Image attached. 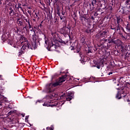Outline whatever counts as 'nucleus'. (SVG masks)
<instances>
[{
	"label": "nucleus",
	"mask_w": 130,
	"mask_h": 130,
	"mask_svg": "<svg viewBox=\"0 0 130 130\" xmlns=\"http://www.w3.org/2000/svg\"><path fill=\"white\" fill-rule=\"evenodd\" d=\"M59 11H60V9L59 6H58L56 8L57 15H58V16H60V12H59Z\"/></svg>",
	"instance_id": "nucleus-31"
},
{
	"label": "nucleus",
	"mask_w": 130,
	"mask_h": 130,
	"mask_svg": "<svg viewBox=\"0 0 130 130\" xmlns=\"http://www.w3.org/2000/svg\"><path fill=\"white\" fill-rule=\"evenodd\" d=\"M44 36V40H45V43L47 45V44L48 43V41L46 40V36L45 34H43Z\"/></svg>",
	"instance_id": "nucleus-39"
},
{
	"label": "nucleus",
	"mask_w": 130,
	"mask_h": 130,
	"mask_svg": "<svg viewBox=\"0 0 130 130\" xmlns=\"http://www.w3.org/2000/svg\"><path fill=\"white\" fill-rule=\"evenodd\" d=\"M21 6H22V5L20 3H19L18 8H19V9H21V10H22V7Z\"/></svg>",
	"instance_id": "nucleus-54"
},
{
	"label": "nucleus",
	"mask_w": 130,
	"mask_h": 130,
	"mask_svg": "<svg viewBox=\"0 0 130 130\" xmlns=\"http://www.w3.org/2000/svg\"><path fill=\"white\" fill-rule=\"evenodd\" d=\"M109 9L110 11H112V10H113V8H112V6H110Z\"/></svg>",
	"instance_id": "nucleus-62"
},
{
	"label": "nucleus",
	"mask_w": 130,
	"mask_h": 130,
	"mask_svg": "<svg viewBox=\"0 0 130 130\" xmlns=\"http://www.w3.org/2000/svg\"><path fill=\"white\" fill-rule=\"evenodd\" d=\"M96 10H97V9L95 8V5L91 4V7H90V11L94 12V11H96Z\"/></svg>",
	"instance_id": "nucleus-24"
},
{
	"label": "nucleus",
	"mask_w": 130,
	"mask_h": 130,
	"mask_svg": "<svg viewBox=\"0 0 130 130\" xmlns=\"http://www.w3.org/2000/svg\"><path fill=\"white\" fill-rule=\"evenodd\" d=\"M22 26V31H25V30H26V31H28V28H29V26H26V25H24V24Z\"/></svg>",
	"instance_id": "nucleus-29"
},
{
	"label": "nucleus",
	"mask_w": 130,
	"mask_h": 130,
	"mask_svg": "<svg viewBox=\"0 0 130 130\" xmlns=\"http://www.w3.org/2000/svg\"><path fill=\"white\" fill-rule=\"evenodd\" d=\"M15 112L14 111H10L9 112V115H11V114H13V113H14Z\"/></svg>",
	"instance_id": "nucleus-53"
},
{
	"label": "nucleus",
	"mask_w": 130,
	"mask_h": 130,
	"mask_svg": "<svg viewBox=\"0 0 130 130\" xmlns=\"http://www.w3.org/2000/svg\"><path fill=\"white\" fill-rule=\"evenodd\" d=\"M18 26H22L24 25V22H23V20H21V21H18Z\"/></svg>",
	"instance_id": "nucleus-32"
},
{
	"label": "nucleus",
	"mask_w": 130,
	"mask_h": 130,
	"mask_svg": "<svg viewBox=\"0 0 130 130\" xmlns=\"http://www.w3.org/2000/svg\"><path fill=\"white\" fill-rule=\"evenodd\" d=\"M32 47L34 49H36V48H37V43L36 42H34V43H32Z\"/></svg>",
	"instance_id": "nucleus-35"
},
{
	"label": "nucleus",
	"mask_w": 130,
	"mask_h": 130,
	"mask_svg": "<svg viewBox=\"0 0 130 130\" xmlns=\"http://www.w3.org/2000/svg\"><path fill=\"white\" fill-rule=\"evenodd\" d=\"M126 9H129V8H128V7H129V5H125Z\"/></svg>",
	"instance_id": "nucleus-64"
},
{
	"label": "nucleus",
	"mask_w": 130,
	"mask_h": 130,
	"mask_svg": "<svg viewBox=\"0 0 130 130\" xmlns=\"http://www.w3.org/2000/svg\"><path fill=\"white\" fill-rule=\"evenodd\" d=\"M60 33L66 37L67 35H70L71 27H67V22H64V26L60 29Z\"/></svg>",
	"instance_id": "nucleus-5"
},
{
	"label": "nucleus",
	"mask_w": 130,
	"mask_h": 130,
	"mask_svg": "<svg viewBox=\"0 0 130 130\" xmlns=\"http://www.w3.org/2000/svg\"><path fill=\"white\" fill-rule=\"evenodd\" d=\"M125 29H126L127 32H129V33L127 34V36H128V37H130V24L127 23L125 26Z\"/></svg>",
	"instance_id": "nucleus-18"
},
{
	"label": "nucleus",
	"mask_w": 130,
	"mask_h": 130,
	"mask_svg": "<svg viewBox=\"0 0 130 130\" xmlns=\"http://www.w3.org/2000/svg\"><path fill=\"white\" fill-rule=\"evenodd\" d=\"M28 28H29V29H30V31H31V32H34V34H35V33H36L35 32V31H36L35 29H33V27H32V25H30V27H28Z\"/></svg>",
	"instance_id": "nucleus-36"
},
{
	"label": "nucleus",
	"mask_w": 130,
	"mask_h": 130,
	"mask_svg": "<svg viewBox=\"0 0 130 130\" xmlns=\"http://www.w3.org/2000/svg\"><path fill=\"white\" fill-rule=\"evenodd\" d=\"M120 37L123 39V40H126V38L125 37L123 36V35H122Z\"/></svg>",
	"instance_id": "nucleus-49"
},
{
	"label": "nucleus",
	"mask_w": 130,
	"mask_h": 130,
	"mask_svg": "<svg viewBox=\"0 0 130 130\" xmlns=\"http://www.w3.org/2000/svg\"><path fill=\"white\" fill-rule=\"evenodd\" d=\"M73 16H74V17H73V20H74L76 22L77 21V19H76V18H76L77 17V14L76 13H74L73 14Z\"/></svg>",
	"instance_id": "nucleus-45"
},
{
	"label": "nucleus",
	"mask_w": 130,
	"mask_h": 130,
	"mask_svg": "<svg viewBox=\"0 0 130 130\" xmlns=\"http://www.w3.org/2000/svg\"><path fill=\"white\" fill-rule=\"evenodd\" d=\"M58 1V0H53V2L54 4H56V3H57Z\"/></svg>",
	"instance_id": "nucleus-60"
},
{
	"label": "nucleus",
	"mask_w": 130,
	"mask_h": 130,
	"mask_svg": "<svg viewBox=\"0 0 130 130\" xmlns=\"http://www.w3.org/2000/svg\"><path fill=\"white\" fill-rule=\"evenodd\" d=\"M116 22H117V24L120 25L122 22H123V19L121 18L120 16H116Z\"/></svg>",
	"instance_id": "nucleus-14"
},
{
	"label": "nucleus",
	"mask_w": 130,
	"mask_h": 130,
	"mask_svg": "<svg viewBox=\"0 0 130 130\" xmlns=\"http://www.w3.org/2000/svg\"><path fill=\"white\" fill-rule=\"evenodd\" d=\"M118 34H119V35H120V36H121L122 35V34L121 33V31H119Z\"/></svg>",
	"instance_id": "nucleus-59"
},
{
	"label": "nucleus",
	"mask_w": 130,
	"mask_h": 130,
	"mask_svg": "<svg viewBox=\"0 0 130 130\" xmlns=\"http://www.w3.org/2000/svg\"><path fill=\"white\" fill-rule=\"evenodd\" d=\"M48 128H49L50 130H53V129L52 128H51V127H47L46 128V129H48Z\"/></svg>",
	"instance_id": "nucleus-61"
},
{
	"label": "nucleus",
	"mask_w": 130,
	"mask_h": 130,
	"mask_svg": "<svg viewBox=\"0 0 130 130\" xmlns=\"http://www.w3.org/2000/svg\"><path fill=\"white\" fill-rule=\"evenodd\" d=\"M101 46H102V45H101V44H100V43L99 44H98V46L95 47V50L97 51L98 50V48L99 47H101Z\"/></svg>",
	"instance_id": "nucleus-40"
},
{
	"label": "nucleus",
	"mask_w": 130,
	"mask_h": 130,
	"mask_svg": "<svg viewBox=\"0 0 130 130\" xmlns=\"http://www.w3.org/2000/svg\"><path fill=\"white\" fill-rule=\"evenodd\" d=\"M113 83L115 87H116V86L118 87V88H116L117 90H119L118 91H123V90L125 89V86H124L122 83H120L119 81L115 79L113 80Z\"/></svg>",
	"instance_id": "nucleus-6"
},
{
	"label": "nucleus",
	"mask_w": 130,
	"mask_h": 130,
	"mask_svg": "<svg viewBox=\"0 0 130 130\" xmlns=\"http://www.w3.org/2000/svg\"><path fill=\"white\" fill-rule=\"evenodd\" d=\"M116 42L117 41L115 40L114 37H110L108 38V43H107V46L111 47L113 49L116 48Z\"/></svg>",
	"instance_id": "nucleus-4"
},
{
	"label": "nucleus",
	"mask_w": 130,
	"mask_h": 130,
	"mask_svg": "<svg viewBox=\"0 0 130 130\" xmlns=\"http://www.w3.org/2000/svg\"><path fill=\"white\" fill-rule=\"evenodd\" d=\"M61 45H66V42L62 41L61 42Z\"/></svg>",
	"instance_id": "nucleus-56"
},
{
	"label": "nucleus",
	"mask_w": 130,
	"mask_h": 130,
	"mask_svg": "<svg viewBox=\"0 0 130 130\" xmlns=\"http://www.w3.org/2000/svg\"><path fill=\"white\" fill-rule=\"evenodd\" d=\"M126 84H128L130 85V79L128 77V78L125 81Z\"/></svg>",
	"instance_id": "nucleus-38"
},
{
	"label": "nucleus",
	"mask_w": 130,
	"mask_h": 130,
	"mask_svg": "<svg viewBox=\"0 0 130 130\" xmlns=\"http://www.w3.org/2000/svg\"><path fill=\"white\" fill-rule=\"evenodd\" d=\"M28 44L29 43H27L26 42L25 43L22 47L21 49H23V50H26V49H29V47H28Z\"/></svg>",
	"instance_id": "nucleus-19"
},
{
	"label": "nucleus",
	"mask_w": 130,
	"mask_h": 130,
	"mask_svg": "<svg viewBox=\"0 0 130 130\" xmlns=\"http://www.w3.org/2000/svg\"><path fill=\"white\" fill-rule=\"evenodd\" d=\"M106 7L104 8H100L98 9L96 12H97V13H98V12H100L101 14H103V13H104V12H103V10H104V9H105Z\"/></svg>",
	"instance_id": "nucleus-28"
},
{
	"label": "nucleus",
	"mask_w": 130,
	"mask_h": 130,
	"mask_svg": "<svg viewBox=\"0 0 130 130\" xmlns=\"http://www.w3.org/2000/svg\"><path fill=\"white\" fill-rule=\"evenodd\" d=\"M97 3H98L97 0H91V4L92 5L96 6V4H97Z\"/></svg>",
	"instance_id": "nucleus-30"
},
{
	"label": "nucleus",
	"mask_w": 130,
	"mask_h": 130,
	"mask_svg": "<svg viewBox=\"0 0 130 130\" xmlns=\"http://www.w3.org/2000/svg\"><path fill=\"white\" fill-rule=\"evenodd\" d=\"M43 106H47V107H49V106H50V105H49L48 103L45 102L43 104Z\"/></svg>",
	"instance_id": "nucleus-41"
},
{
	"label": "nucleus",
	"mask_w": 130,
	"mask_h": 130,
	"mask_svg": "<svg viewBox=\"0 0 130 130\" xmlns=\"http://www.w3.org/2000/svg\"><path fill=\"white\" fill-rule=\"evenodd\" d=\"M80 51V48L79 49L77 48V53H79L80 57H81V58H82V56H83V55L82 54V52H81Z\"/></svg>",
	"instance_id": "nucleus-33"
},
{
	"label": "nucleus",
	"mask_w": 130,
	"mask_h": 130,
	"mask_svg": "<svg viewBox=\"0 0 130 130\" xmlns=\"http://www.w3.org/2000/svg\"><path fill=\"white\" fill-rule=\"evenodd\" d=\"M52 35L53 36L54 41H50L48 42L47 49L49 51H53V50H55V49L58 47L57 38H56V36L57 37H58V35L55 33L54 34H52Z\"/></svg>",
	"instance_id": "nucleus-2"
},
{
	"label": "nucleus",
	"mask_w": 130,
	"mask_h": 130,
	"mask_svg": "<svg viewBox=\"0 0 130 130\" xmlns=\"http://www.w3.org/2000/svg\"><path fill=\"white\" fill-rule=\"evenodd\" d=\"M39 27H40V28H41V27H42V21L41 22V23H40V25H38V30H40V29H39Z\"/></svg>",
	"instance_id": "nucleus-51"
},
{
	"label": "nucleus",
	"mask_w": 130,
	"mask_h": 130,
	"mask_svg": "<svg viewBox=\"0 0 130 130\" xmlns=\"http://www.w3.org/2000/svg\"><path fill=\"white\" fill-rule=\"evenodd\" d=\"M67 78V75H62L61 77H59L58 81L54 83H50L46 85V92L48 94H50L51 93H53L54 91H55V87L57 86H61L62 83H63L66 81V79Z\"/></svg>",
	"instance_id": "nucleus-1"
},
{
	"label": "nucleus",
	"mask_w": 130,
	"mask_h": 130,
	"mask_svg": "<svg viewBox=\"0 0 130 130\" xmlns=\"http://www.w3.org/2000/svg\"><path fill=\"white\" fill-rule=\"evenodd\" d=\"M107 35V31L105 30L104 31L100 32L96 35L97 39H101V38H104Z\"/></svg>",
	"instance_id": "nucleus-7"
},
{
	"label": "nucleus",
	"mask_w": 130,
	"mask_h": 130,
	"mask_svg": "<svg viewBox=\"0 0 130 130\" xmlns=\"http://www.w3.org/2000/svg\"><path fill=\"white\" fill-rule=\"evenodd\" d=\"M91 52H92L91 51V48H88L87 50H86V53H87V54H89V53H91Z\"/></svg>",
	"instance_id": "nucleus-42"
},
{
	"label": "nucleus",
	"mask_w": 130,
	"mask_h": 130,
	"mask_svg": "<svg viewBox=\"0 0 130 130\" xmlns=\"http://www.w3.org/2000/svg\"><path fill=\"white\" fill-rule=\"evenodd\" d=\"M120 27L121 25L120 24H117L116 27V30L114 31V33H116L118 31H120Z\"/></svg>",
	"instance_id": "nucleus-21"
},
{
	"label": "nucleus",
	"mask_w": 130,
	"mask_h": 130,
	"mask_svg": "<svg viewBox=\"0 0 130 130\" xmlns=\"http://www.w3.org/2000/svg\"><path fill=\"white\" fill-rule=\"evenodd\" d=\"M28 48H31V49H33V48H32V47H31V45H30L29 43H28Z\"/></svg>",
	"instance_id": "nucleus-58"
},
{
	"label": "nucleus",
	"mask_w": 130,
	"mask_h": 130,
	"mask_svg": "<svg viewBox=\"0 0 130 130\" xmlns=\"http://www.w3.org/2000/svg\"><path fill=\"white\" fill-rule=\"evenodd\" d=\"M87 7L89 6V10L91 9V7H92V4L88 3L87 4Z\"/></svg>",
	"instance_id": "nucleus-50"
},
{
	"label": "nucleus",
	"mask_w": 130,
	"mask_h": 130,
	"mask_svg": "<svg viewBox=\"0 0 130 130\" xmlns=\"http://www.w3.org/2000/svg\"><path fill=\"white\" fill-rule=\"evenodd\" d=\"M52 96H53L54 97H56V94L52 93Z\"/></svg>",
	"instance_id": "nucleus-63"
},
{
	"label": "nucleus",
	"mask_w": 130,
	"mask_h": 130,
	"mask_svg": "<svg viewBox=\"0 0 130 130\" xmlns=\"http://www.w3.org/2000/svg\"><path fill=\"white\" fill-rule=\"evenodd\" d=\"M108 76H112V75H113V73H112V72H109V73L108 74Z\"/></svg>",
	"instance_id": "nucleus-57"
},
{
	"label": "nucleus",
	"mask_w": 130,
	"mask_h": 130,
	"mask_svg": "<svg viewBox=\"0 0 130 130\" xmlns=\"http://www.w3.org/2000/svg\"><path fill=\"white\" fill-rule=\"evenodd\" d=\"M109 71H110L111 73H112L113 74L116 73V70L113 67L110 68Z\"/></svg>",
	"instance_id": "nucleus-27"
},
{
	"label": "nucleus",
	"mask_w": 130,
	"mask_h": 130,
	"mask_svg": "<svg viewBox=\"0 0 130 130\" xmlns=\"http://www.w3.org/2000/svg\"><path fill=\"white\" fill-rule=\"evenodd\" d=\"M99 14L96 11H92V14H91L90 19L91 20H92L94 21L96 18H97V16H98Z\"/></svg>",
	"instance_id": "nucleus-12"
},
{
	"label": "nucleus",
	"mask_w": 130,
	"mask_h": 130,
	"mask_svg": "<svg viewBox=\"0 0 130 130\" xmlns=\"http://www.w3.org/2000/svg\"><path fill=\"white\" fill-rule=\"evenodd\" d=\"M130 0H126L125 2V5H130Z\"/></svg>",
	"instance_id": "nucleus-48"
},
{
	"label": "nucleus",
	"mask_w": 130,
	"mask_h": 130,
	"mask_svg": "<svg viewBox=\"0 0 130 130\" xmlns=\"http://www.w3.org/2000/svg\"><path fill=\"white\" fill-rule=\"evenodd\" d=\"M110 29H111V30H114V32H115V30H116V24H112L111 25Z\"/></svg>",
	"instance_id": "nucleus-26"
},
{
	"label": "nucleus",
	"mask_w": 130,
	"mask_h": 130,
	"mask_svg": "<svg viewBox=\"0 0 130 130\" xmlns=\"http://www.w3.org/2000/svg\"><path fill=\"white\" fill-rule=\"evenodd\" d=\"M23 50L22 49V48L21 49V50L19 52V55H18V56H21V54H23V53H24V51H23Z\"/></svg>",
	"instance_id": "nucleus-37"
},
{
	"label": "nucleus",
	"mask_w": 130,
	"mask_h": 130,
	"mask_svg": "<svg viewBox=\"0 0 130 130\" xmlns=\"http://www.w3.org/2000/svg\"><path fill=\"white\" fill-rule=\"evenodd\" d=\"M100 44H101V45H102V46H103V45H105V44L103 40H101Z\"/></svg>",
	"instance_id": "nucleus-44"
},
{
	"label": "nucleus",
	"mask_w": 130,
	"mask_h": 130,
	"mask_svg": "<svg viewBox=\"0 0 130 130\" xmlns=\"http://www.w3.org/2000/svg\"><path fill=\"white\" fill-rule=\"evenodd\" d=\"M118 48L121 51L122 53L124 51V47L123 46V44H122L121 46L119 47Z\"/></svg>",
	"instance_id": "nucleus-25"
},
{
	"label": "nucleus",
	"mask_w": 130,
	"mask_h": 130,
	"mask_svg": "<svg viewBox=\"0 0 130 130\" xmlns=\"http://www.w3.org/2000/svg\"><path fill=\"white\" fill-rule=\"evenodd\" d=\"M9 10L10 11V12H9V15H10V16H11V15H12V14H13V16H14V14H15V11H14V9H13L12 8V7H10L9 8Z\"/></svg>",
	"instance_id": "nucleus-23"
},
{
	"label": "nucleus",
	"mask_w": 130,
	"mask_h": 130,
	"mask_svg": "<svg viewBox=\"0 0 130 130\" xmlns=\"http://www.w3.org/2000/svg\"><path fill=\"white\" fill-rule=\"evenodd\" d=\"M7 102V98H5L2 94L0 93V107L3 106V104Z\"/></svg>",
	"instance_id": "nucleus-11"
},
{
	"label": "nucleus",
	"mask_w": 130,
	"mask_h": 130,
	"mask_svg": "<svg viewBox=\"0 0 130 130\" xmlns=\"http://www.w3.org/2000/svg\"><path fill=\"white\" fill-rule=\"evenodd\" d=\"M80 41L83 45H87V42H86V37L83 36L80 38Z\"/></svg>",
	"instance_id": "nucleus-16"
},
{
	"label": "nucleus",
	"mask_w": 130,
	"mask_h": 130,
	"mask_svg": "<svg viewBox=\"0 0 130 130\" xmlns=\"http://www.w3.org/2000/svg\"><path fill=\"white\" fill-rule=\"evenodd\" d=\"M116 98L117 99H121V98H123L125 102H129V99H128V97L126 96V92H125V89L122 91H118L116 95Z\"/></svg>",
	"instance_id": "nucleus-3"
},
{
	"label": "nucleus",
	"mask_w": 130,
	"mask_h": 130,
	"mask_svg": "<svg viewBox=\"0 0 130 130\" xmlns=\"http://www.w3.org/2000/svg\"><path fill=\"white\" fill-rule=\"evenodd\" d=\"M64 97H66L67 101H71V100L74 99V95L72 93H69L67 96H66V94H63L61 95L60 98H64Z\"/></svg>",
	"instance_id": "nucleus-9"
},
{
	"label": "nucleus",
	"mask_w": 130,
	"mask_h": 130,
	"mask_svg": "<svg viewBox=\"0 0 130 130\" xmlns=\"http://www.w3.org/2000/svg\"><path fill=\"white\" fill-rule=\"evenodd\" d=\"M122 44H122V42H120L118 44H116V45H117V46H116V48H114V49L115 48L116 49L118 48L119 47H120V46H121L122 45Z\"/></svg>",
	"instance_id": "nucleus-34"
},
{
	"label": "nucleus",
	"mask_w": 130,
	"mask_h": 130,
	"mask_svg": "<svg viewBox=\"0 0 130 130\" xmlns=\"http://www.w3.org/2000/svg\"><path fill=\"white\" fill-rule=\"evenodd\" d=\"M32 36L34 42H36L37 40V36L36 35V32Z\"/></svg>",
	"instance_id": "nucleus-22"
},
{
	"label": "nucleus",
	"mask_w": 130,
	"mask_h": 130,
	"mask_svg": "<svg viewBox=\"0 0 130 130\" xmlns=\"http://www.w3.org/2000/svg\"><path fill=\"white\" fill-rule=\"evenodd\" d=\"M20 39L21 40H23V41H24V42H26V38H25V37H24V36H21Z\"/></svg>",
	"instance_id": "nucleus-46"
},
{
	"label": "nucleus",
	"mask_w": 130,
	"mask_h": 130,
	"mask_svg": "<svg viewBox=\"0 0 130 130\" xmlns=\"http://www.w3.org/2000/svg\"><path fill=\"white\" fill-rule=\"evenodd\" d=\"M80 20L81 21L83 25H84V26H88V28L90 29V26H91V24H89V23H90V19L89 18L81 19Z\"/></svg>",
	"instance_id": "nucleus-8"
},
{
	"label": "nucleus",
	"mask_w": 130,
	"mask_h": 130,
	"mask_svg": "<svg viewBox=\"0 0 130 130\" xmlns=\"http://www.w3.org/2000/svg\"><path fill=\"white\" fill-rule=\"evenodd\" d=\"M60 75H61V71L55 73L51 76V81H53V80L56 79L58 77H59Z\"/></svg>",
	"instance_id": "nucleus-13"
},
{
	"label": "nucleus",
	"mask_w": 130,
	"mask_h": 130,
	"mask_svg": "<svg viewBox=\"0 0 130 130\" xmlns=\"http://www.w3.org/2000/svg\"><path fill=\"white\" fill-rule=\"evenodd\" d=\"M24 21H25V23L28 24V27L31 28V23H32V21L30 20L29 19L26 18V17L24 18Z\"/></svg>",
	"instance_id": "nucleus-17"
},
{
	"label": "nucleus",
	"mask_w": 130,
	"mask_h": 130,
	"mask_svg": "<svg viewBox=\"0 0 130 130\" xmlns=\"http://www.w3.org/2000/svg\"><path fill=\"white\" fill-rule=\"evenodd\" d=\"M102 40L105 43V44H106V42H107V41H108V40L105 39V38H103Z\"/></svg>",
	"instance_id": "nucleus-47"
},
{
	"label": "nucleus",
	"mask_w": 130,
	"mask_h": 130,
	"mask_svg": "<svg viewBox=\"0 0 130 130\" xmlns=\"http://www.w3.org/2000/svg\"><path fill=\"white\" fill-rule=\"evenodd\" d=\"M114 53L115 55H119V51L118 50H116L114 51Z\"/></svg>",
	"instance_id": "nucleus-43"
},
{
	"label": "nucleus",
	"mask_w": 130,
	"mask_h": 130,
	"mask_svg": "<svg viewBox=\"0 0 130 130\" xmlns=\"http://www.w3.org/2000/svg\"><path fill=\"white\" fill-rule=\"evenodd\" d=\"M95 67L97 68V69H100V67L102 68H103L104 67V63L103 61L102 62H98L95 63Z\"/></svg>",
	"instance_id": "nucleus-15"
},
{
	"label": "nucleus",
	"mask_w": 130,
	"mask_h": 130,
	"mask_svg": "<svg viewBox=\"0 0 130 130\" xmlns=\"http://www.w3.org/2000/svg\"><path fill=\"white\" fill-rule=\"evenodd\" d=\"M23 25L26 26V27H28V24L27 22H25V21L23 22Z\"/></svg>",
	"instance_id": "nucleus-55"
},
{
	"label": "nucleus",
	"mask_w": 130,
	"mask_h": 130,
	"mask_svg": "<svg viewBox=\"0 0 130 130\" xmlns=\"http://www.w3.org/2000/svg\"><path fill=\"white\" fill-rule=\"evenodd\" d=\"M13 15L15 16V17H19V13H18V12H15Z\"/></svg>",
	"instance_id": "nucleus-52"
},
{
	"label": "nucleus",
	"mask_w": 130,
	"mask_h": 130,
	"mask_svg": "<svg viewBox=\"0 0 130 130\" xmlns=\"http://www.w3.org/2000/svg\"><path fill=\"white\" fill-rule=\"evenodd\" d=\"M80 20H83L84 19H87L88 17V14H83V15H81L80 14Z\"/></svg>",
	"instance_id": "nucleus-20"
},
{
	"label": "nucleus",
	"mask_w": 130,
	"mask_h": 130,
	"mask_svg": "<svg viewBox=\"0 0 130 130\" xmlns=\"http://www.w3.org/2000/svg\"><path fill=\"white\" fill-rule=\"evenodd\" d=\"M95 24L93 25L92 28H90V29L87 28V29H86L84 30V33H86V34H88V35H90V34H91V33H93L95 31V29H94V27H95Z\"/></svg>",
	"instance_id": "nucleus-10"
}]
</instances>
